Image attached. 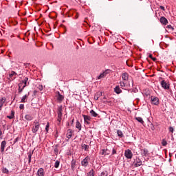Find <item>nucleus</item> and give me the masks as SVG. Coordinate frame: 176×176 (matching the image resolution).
<instances>
[{
    "label": "nucleus",
    "mask_w": 176,
    "mask_h": 176,
    "mask_svg": "<svg viewBox=\"0 0 176 176\" xmlns=\"http://www.w3.org/2000/svg\"><path fill=\"white\" fill-rule=\"evenodd\" d=\"M89 160H90V158L89 157V156H87L85 159H83L81 161V166H82V167H87V166H89Z\"/></svg>",
    "instance_id": "nucleus-1"
},
{
    "label": "nucleus",
    "mask_w": 176,
    "mask_h": 176,
    "mask_svg": "<svg viewBox=\"0 0 176 176\" xmlns=\"http://www.w3.org/2000/svg\"><path fill=\"white\" fill-rule=\"evenodd\" d=\"M124 156L126 159H133V152H131V150H126L124 152Z\"/></svg>",
    "instance_id": "nucleus-2"
},
{
    "label": "nucleus",
    "mask_w": 176,
    "mask_h": 176,
    "mask_svg": "<svg viewBox=\"0 0 176 176\" xmlns=\"http://www.w3.org/2000/svg\"><path fill=\"white\" fill-rule=\"evenodd\" d=\"M133 166L135 167H140V166H142V161L140 158H136L133 162Z\"/></svg>",
    "instance_id": "nucleus-3"
},
{
    "label": "nucleus",
    "mask_w": 176,
    "mask_h": 176,
    "mask_svg": "<svg viewBox=\"0 0 176 176\" xmlns=\"http://www.w3.org/2000/svg\"><path fill=\"white\" fill-rule=\"evenodd\" d=\"M82 118H84V122L85 124H89L90 120H91V117L87 116V115H82Z\"/></svg>",
    "instance_id": "nucleus-4"
},
{
    "label": "nucleus",
    "mask_w": 176,
    "mask_h": 176,
    "mask_svg": "<svg viewBox=\"0 0 176 176\" xmlns=\"http://www.w3.org/2000/svg\"><path fill=\"white\" fill-rule=\"evenodd\" d=\"M161 86L162 89H164V90H168V89H170V85L167 84L164 80L161 82Z\"/></svg>",
    "instance_id": "nucleus-5"
},
{
    "label": "nucleus",
    "mask_w": 176,
    "mask_h": 176,
    "mask_svg": "<svg viewBox=\"0 0 176 176\" xmlns=\"http://www.w3.org/2000/svg\"><path fill=\"white\" fill-rule=\"evenodd\" d=\"M56 94L57 101H58V102H62L63 100H64V96L60 94V92L58 91L56 92Z\"/></svg>",
    "instance_id": "nucleus-6"
},
{
    "label": "nucleus",
    "mask_w": 176,
    "mask_h": 176,
    "mask_svg": "<svg viewBox=\"0 0 176 176\" xmlns=\"http://www.w3.org/2000/svg\"><path fill=\"white\" fill-rule=\"evenodd\" d=\"M151 104H153V105H159V98L151 97Z\"/></svg>",
    "instance_id": "nucleus-7"
},
{
    "label": "nucleus",
    "mask_w": 176,
    "mask_h": 176,
    "mask_svg": "<svg viewBox=\"0 0 176 176\" xmlns=\"http://www.w3.org/2000/svg\"><path fill=\"white\" fill-rule=\"evenodd\" d=\"M39 127H41V125L39 124V123L36 122L34 124V126H33L32 129V133H36L38 131V130H39Z\"/></svg>",
    "instance_id": "nucleus-8"
},
{
    "label": "nucleus",
    "mask_w": 176,
    "mask_h": 176,
    "mask_svg": "<svg viewBox=\"0 0 176 176\" xmlns=\"http://www.w3.org/2000/svg\"><path fill=\"white\" fill-rule=\"evenodd\" d=\"M72 134H74V131H72V129H68L66 133V137L67 138V141H69V140L72 137Z\"/></svg>",
    "instance_id": "nucleus-9"
},
{
    "label": "nucleus",
    "mask_w": 176,
    "mask_h": 176,
    "mask_svg": "<svg viewBox=\"0 0 176 176\" xmlns=\"http://www.w3.org/2000/svg\"><path fill=\"white\" fill-rule=\"evenodd\" d=\"M148 152L149 151H148V149L143 148V149H141L140 153H141L142 156H145V157H146V156H148Z\"/></svg>",
    "instance_id": "nucleus-10"
},
{
    "label": "nucleus",
    "mask_w": 176,
    "mask_h": 176,
    "mask_svg": "<svg viewBox=\"0 0 176 176\" xmlns=\"http://www.w3.org/2000/svg\"><path fill=\"white\" fill-rule=\"evenodd\" d=\"M160 23H162L164 25H167L168 21L167 20V19H166V17L162 16L160 18Z\"/></svg>",
    "instance_id": "nucleus-11"
},
{
    "label": "nucleus",
    "mask_w": 176,
    "mask_h": 176,
    "mask_svg": "<svg viewBox=\"0 0 176 176\" xmlns=\"http://www.w3.org/2000/svg\"><path fill=\"white\" fill-rule=\"evenodd\" d=\"M17 76V73H16L14 71H12L11 74H9L10 80H14V79H16V77H14V76Z\"/></svg>",
    "instance_id": "nucleus-12"
},
{
    "label": "nucleus",
    "mask_w": 176,
    "mask_h": 176,
    "mask_svg": "<svg viewBox=\"0 0 176 176\" xmlns=\"http://www.w3.org/2000/svg\"><path fill=\"white\" fill-rule=\"evenodd\" d=\"M122 80H124V82H127V80H129V74L126 72L122 73Z\"/></svg>",
    "instance_id": "nucleus-13"
},
{
    "label": "nucleus",
    "mask_w": 176,
    "mask_h": 176,
    "mask_svg": "<svg viewBox=\"0 0 176 176\" xmlns=\"http://www.w3.org/2000/svg\"><path fill=\"white\" fill-rule=\"evenodd\" d=\"M6 102V98H0V111L2 109V107H3V104Z\"/></svg>",
    "instance_id": "nucleus-14"
},
{
    "label": "nucleus",
    "mask_w": 176,
    "mask_h": 176,
    "mask_svg": "<svg viewBox=\"0 0 176 176\" xmlns=\"http://www.w3.org/2000/svg\"><path fill=\"white\" fill-rule=\"evenodd\" d=\"M58 118H63V107L58 108Z\"/></svg>",
    "instance_id": "nucleus-15"
},
{
    "label": "nucleus",
    "mask_w": 176,
    "mask_h": 176,
    "mask_svg": "<svg viewBox=\"0 0 176 176\" xmlns=\"http://www.w3.org/2000/svg\"><path fill=\"white\" fill-rule=\"evenodd\" d=\"M6 146V141L3 140L1 143V152H4L5 151Z\"/></svg>",
    "instance_id": "nucleus-16"
},
{
    "label": "nucleus",
    "mask_w": 176,
    "mask_h": 176,
    "mask_svg": "<svg viewBox=\"0 0 176 176\" xmlns=\"http://www.w3.org/2000/svg\"><path fill=\"white\" fill-rule=\"evenodd\" d=\"M38 176H45V172L43 168H40L37 171Z\"/></svg>",
    "instance_id": "nucleus-17"
},
{
    "label": "nucleus",
    "mask_w": 176,
    "mask_h": 176,
    "mask_svg": "<svg viewBox=\"0 0 176 176\" xmlns=\"http://www.w3.org/2000/svg\"><path fill=\"white\" fill-rule=\"evenodd\" d=\"M76 166V161L75 160H73L71 162L72 170H75Z\"/></svg>",
    "instance_id": "nucleus-18"
},
{
    "label": "nucleus",
    "mask_w": 176,
    "mask_h": 176,
    "mask_svg": "<svg viewBox=\"0 0 176 176\" xmlns=\"http://www.w3.org/2000/svg\"><path fill=\"white\" fill-rule=\"evenodd\" d=\"M25 119L26 120L31 121V120H32V119H34V117H32V116L31 114H27L25 116Z\"/></svg>",
    "instance_id": "nucleus-19"
},
{
    "label": "nucleus",
    "mask_w": 176,
    "mask_h": 176,
    "mask_svg": "<svg viewBox=\"0 0 176 176\" xmlns=\"http://www.w3.org/2000/svg\"><path fill=\"white\" fill-rule=\"evenodd\" d=\"M76 129H78L79 130V131H80V130H82V124H80V122H79V121H77L76 122Z\"/></svg>",
    "instance_id": "nucleus-20"
},
{
    "label": "nucleus",
    "mask_w": 176,
    "mask_h": 176,
    "mask_svg": "<svg viewBox=\"0 0 176 176\" xmlns=\"http://www.w3.org/2000/svg\"><path fill=\"white\" fill-rule=\"evenodd\" d=\"M114 91L115 93H116V94H120V93H122V89H120V87H116L114 89Z\"/></svg>",
    "instance_id": "nucleus-21"
},
{
    "label": "nucleus",
    "mask_w": 176,
    "mask_h": 176,
    "mask_svg": "<svg viewBox=\"0 0 176 176\" xmlns=\"http://www.w3.org/2000/svg\"><path fill=\"white\" fill-rule=\"evenodd\" d=\"M89 113H91V115L94 117V118H97V116H98V114L94 111V110H91Z\"/></svg>",
    "instance_id": "nucleus-22"
},
{
    "label": "nucleus",
    "mask_w": 176,
    "mask_h": 176,
    "mask_svg": "<svg viewBox=\"0 0 176 176\" xmlns=\"http://www.w3.org/2000/svg\"><path fill=\"white\" fill-rule=\"evenodd\" d=\"M7 118L8 119H14V111L12 110L11 111V115L10 116H7Z\"/></svg>",
    "instance_id": "nucleus-23"
},
{
    "label": "nucleus",
    "mask_w": 176,
    "mask_h": 176,
    "mask_svg": "<svg viewBox=\"0 0 176 176\" xmlns=\"http://www.w3.org/2000/svg\"><path fill=\"white\" fill-rule=\"evenodd\" d=\"M27 82H28V78L25 77L23 80H22V83L24 84V85L23 86V87H26L27 85Z\"/></svg>",
    "instance_id": "nucleus-24"
},
{
    "label": "nucleus",
    "mask_w": 176,
    "mask_h": 176,
    "mask_svg": "<svg viewBox=\"0 0 176 176\" xmlns=\"http://www.w3.org/2000/svg\"><path fill=\"white\" fill-rule=\"evenodd\" d=\"M135 120L139 122V123H141V124H144V120H142V118L141 117H136Z\"/></svg>",
    "instance_id": "nucleus-25"
},
{
    "label": "nucleus",
    "mask_w": 176,
    "mask_h": 176,
    "mask_svg": "<svg viewBox=\"0 0 176 176\" xmlns=\"http://www.w3.org/2000/svg\"><path fill=\"white\" fill-rule=\"evenodd\" d=\"M117 134H118V137H120V138H123L124 135H123V132H122V131L118 130Z\"/></svg>",
    "instance_id": "nucleus-26"
},
{
    "label": "nucleus",
    "mask_w": 176,
    "mask_h": 176,
    "mask_svg": "<svg viewBox=\"0 0 176 176\" xmlns=\"http://www.w3.org/2000/svg\"><path fill=\"white\" fill-rule=\"evenodd\" d=\"M81 146L85 151H89V145H86V144H82Z\"/></svg>",
    "instance_id": "nucleus-27"
},
{
    "label": "nucleus",
    "mask_w": 176,
    "mask_h": 176,
    "mask_svg": "<svg viewBox=\"0 0 176 176\" xmlns=\"http://www.w3.org/2000/svg\"><path fill=\"white\" fill-rule=\"evenodd\" d=\"M107 149H103L102 150V151L100 152V155H103V156H107V155H109V153L107 152Z\"/></svg>",
    "instance_id": "nucleus-28"
},
{
    "label": "nucleus",
    "mask_w": 176,
    "mask_h": 176,
    "mask_svg": "<svg viewBox=\"0 0 176 176\" xmlns=\"http://www.w3.org/2000/svg\"><path fill=\"white\" fill-rule=\"evenodd\" d=\"M87 176H94V169H91L87 174Z\"/></svg>",
    "instance_id": "nucleus-29"
},
{
    "label": "nucleus",
    "mask_w": 176,
    "mask_h": 176,
    "mask_svg": "<svg viewBox=\"0 0 176 176\" xmlns=\"http://www.w3.org/2000/svg\"><path fill=\"white\" fill-rule=\"evenodd\" d=\"M107 75V72H104L102 74H100L98 77V79H101L102 78H104V76H105Z\"/></svg>",
    "instance_id": "nucleus-30"
},
{
    "label": "nucleus",
    "mask_w": 176,
    "mask_h": 176,
    "mask_svg": "<svg viewBox=\"0 0 176 176\" xmlns=\"http://www.w3.org/2000/svg\"><path fill=\"white\" fill-rule=\"evenodd\" d=\"M21 85H23L22 83L21 84H19V93H22L23 92V90H24V87H23L21 88Z\"/></svg>",
    "instance_id": "nucleus-31"
},
{
    "label": "nucleus",
    "mask_w": 176,
    "mask_h": 176,
    "mask_svg": "<svg viewBox=\"0 0 176 176\" xmlns=\"http://www.w3.org/2000/svg\"><path fill=\"white\" fill-rule=\"evenodd\" d=\"M28 98V96L25 95L22 97L21 102H25V100H27V98Z\"/></svg>",
    "instance_id": "nucleus-32"
},
{
    "label": "nucleus",
    "mask_w": 176,
    "mask_h": 176,
    "mask_svg": "<svg viewBox=\"0 0 176 176\" xmlns=\"http://www.w3.org/2000/svg\"><path fill=\"white\" fill-rule=\"evenodd\" d=\"M28 163H31V157H32V153H31V152H29L28 153Z\"/></svg>",
    "instance_id": "nucleus-33"
},
{
    "label": "nucleus",
    "mask_w": 176,
    "mask_h": 176,
    "mask_svg": "<svg viewBox=\"0 0 176 176\" xmlns=\"http://www.w3.org/2000/svg\"><path fill=\"white\" fill-rule=\"evenodd\" d=\"M60 166V162L58 160H56L54 164L55 168H58Z\"/></svg>",
    "instance_id": "nucleus-34"
},
{
    "label": "nucleus",
    "mask_w": 176,
    "mask_h": 176,
    "mask_svg": "<svg viewBox=\"0 0 176 176\" xmlns=\"http://www.w3.org/2000/svg\"><path fill=\"white\" fill-rule=\"evenodd\" d=\"M166 28H167L168 30H170V31H173V30H174V28H173V27L171 26V25H168L166 26Z\"/></svg>",
    "instance_id": "nucleus-35"
},
{
    "label": "nucleus",
    "mask_w": 176,
    "mask_h": 176,
    "mask_svg": "<svg viewBox=\"0 0 176 176\" xmlns=\"http://www.w3.org/2000/svg\"><path fill=\"white\" fill-rule=\"evenodd\" d=\"M3 173L4 174H9V170H8V168H4L3 169Z\"/></svg>",
    "instance_id": "nucleus-36"
},
{
    "label": "nucleus",
    "mask_w": 176,
    "mask_h": 176,
    "mask_svg": "<svg viewBox=\"0 0 176 176\" xmlns=\"http://www.w3.org/2000/svg\"><path fill=\"white\" fill-rule=\"evenodd\" d=\"M148 57L150 58H151V60H153V61H156V58H155V57H153V56H152V54H149L148 55Z\"/></svg>",
    "instance_id": "nucleus-37"
},
{
    "label": "nucleus",
    "mask_w": 176,
    "mask_h": 176,
    "mask_svg": "<svg viewBox=\"0 0 176 176\" xmlns=\"http://www.w3.org/2000/svg\"><path fill=\"white\" fill-rule=\"evenodd\" d=\"M121 87H126V83L124 82H120Z\"/></svg>",
    "instance_id": "nucleus-38"
},
{
    "label": "nucleus",
    "mask_w": 176,
    "mask_h": 176,
    "mask_svg": "<svg viewBox=\"0 0 176 176\" xmlns=\"http://www.w3.org/2000/svg\"><path fill=\"white\" fill-rule=\"evenodd\" d=\"M162 144L163 146H166V145H167V141H166L165 140H163L162 142Z\"/></svg>",
    "instance_id": "nucleus-39"
},
{
    "label": "nucleus",
    "mask_w": 176,
    "mask_h": 176,
    "mask_svg": "<svg viewBox=\"0 0 176 176\" xmlns=\"http://www.w3.org/2000/svg\"><path fill=\"white\" fill-rule=\"evenodd\" d=\"M54 152L55 155H58V148H57V147H56L54 149Z\"/></svg>",
    "instance_id": "nucleus-40"
},
{
    "label": "nucleus",
    "mask_w": 176,
    "mask_h": 176,
    "mask_svg": "<svg viewBox=\"0 0 176 176\" xmlns=\"http://www.w3.org/2000/svg\"><path fill=\"white\" fill-rule=\"evenodd\" d=\"M45 131L47 133H49V123H47V125L45 126Z\"/></svg>",
    "instance_id": "nucleus-41"
},
{
    "label": "nucleus",
    "mask_w": 176,
    "mask_h": 176,
    "mask_svg": "<svg viewBox=\"0 0 176 176\" xmlns=\"http://www.w3.org/2000/svg\"><path fill=\"white\" fill-rule=\"evenodd\" d=\"M99 176H108V174L105 172H102Z\"/></svg>",
    "instance_id": "nucleus-42"
},
{
    "label": "nucleus",
    "mask_w": 176,
    "mask_h": 176,
    "mask_svg": "<svg viewBox=\"0 0 176 176\" xmlns=\"http://www.w3.org/2000/svg\"><path fill=\"white\" fill-rule=\"evenodd\" d=\"M169 131L172 133H174V128L173 126H170L169 127Z\"/></svg>",
    "instance_id": "nucleus-43"
},
{
    "label": "nucleus",
    "mask_w": 176,
    "mask_h": 176,
    "mask_svg": "<svg viewBox=\"0 0 176 176\" xmlns=\"http://www.w3.org/2000/svg\"><path fill=\"white\" fill-rule=\"evenodd\" d=\"M19 109H24V104H21L19 105Z\"/></svg>",
    "instance_id": "nucleus-44"
},
{
    "label": "nucleus",
    "mask_w": 176,
    "mask_h": 176,
    "mask_svg": "<svg viewBox=\"0 0 176 176\" xmlns=\"http://www.w3.org/2000/svg\"><path fill=\"white\" fill-rule=\"evenodd\" d=\"M57 120L59 123H61V120H63V118H57Z\"/></svg>",
    "instance_id": "nucleus-45"
},
{
    "label": "nucleus",
    "mask_w": 176,
    "mask_h": 176,
    "mask_svg": "<svg viewBox=\"0 0 176 176\" xmlns=\"http://www.w3.org/2000/svg\"><path fill=\"white\" fill-rule=\"evenodd\" d=\"M112 155H116V150H115V148L112 150Z\"/></svg>",
    "instance_id": "nucleus-46"
},
{
    "label": "nucleus",
    "mask_w": 176,
    "mask_h": 176,
    "mask_svg": "<svg viewBox=\"0 0 176 176\" xmlns=\"http://www.w3.org/2000/svg\"><path fill=\"white\" fill-rule=\"evenodd\" d=\"M160 8L162 10H166L165 8H164V6H160Z\"/></svg>",
    "instance_id": "nucleus-47"
},
{
    "label": "nucleus",
    "mask_w": 176,
    "mask_h": 176,
    "mask_svg": "<svg viewBox=\"0 0 176 176\" xmlns=\"http://www.w3.org/2000/svg\"><path fill=\"white\" fill-rule=\"evenodd\" d=\"M39 90H43V86L40 85L39 86Z\"/></svg>",
    "instance_id": "nucleus-48"
},
{
    "label": "nucleus",
    "mask_w": 176,
    "mask_h": 176,
    "mask_svg": "<svg viewBox=\"0 0 176 176\" xmlns=\"http://www.w3.org/2000/svg\"><path fill=\"white\" fill-rule=\"evenodd\" d=\"M3 133H2V129H0V138H1V135H2Z\"/></svg>",
    "instance_id": "nucleus-49"
},
{
    "label": "nucleus",
    "mask_w": 176,
    "mask_h": 176,
    "mask_svg": "<svg viewBox=\"0 0 176 176\" xmlns=\"http://www.w3.org/2000/svg\"><path fill=\"white\" fill-rule=\"evenodd\" d=\"M98 98H100V96H96V97H95V100H96V101H97V100H98Z\"/></svg>",
    "instance_id": "nucleus-50"
},
{
    "label": "nucleus",
    "mask_w": 176,
    "mask_h": 176,
    "mask_svg": "<svg viewBox=\"0 0 176 176\" xmlns=\"http://www.w3.org/2000/svg\"><path fill=\"white\" fill-rule=\"evenodd\" d=\"M18 140H19V138H16L14 140V143L17 142Z\"/></svg>",
    "instance_id": "nucleus-51"
},
{
    "label": "nucleus",
    "mask_w": 176,
    "mask_h": 176,
    "mask_svg": "<svg viewBox=\"0 0 176 176\" xmlns=\"http://www.w3.org/2000/svg\"><path fill=\"white\" fill-rule=\"evenodd\" d=\"M151 130H153V131L155 130V126H151Z\"/></svg>",
    "instance_id": "nucleus-52"
},
{
    "label": "nucleus",
    "mask_w": 176,
    "mask_h": 176,
    "mask_svg": "<svg viewBox=\"0 0 176 176\" xmlns=\"http://www.w3.org/2000/svg\"><path fill=\"white\" fill-rule=\"evenodd\" d=\"M72 123H74V119L72 120Z\"/></svg>",
    "instance_id": "nucleus-53"
},
{
    "label": "nucleus",
    "mask_w": 176,
    "mask_h": 176,
    "mask_svg": "<svg viewBox=\"0 0 176 176\" xmlns=\"http://www.w3.org/2000/svg\"><path fill=\"white\" fill-rule=\"evenodd\" d=\"M133 83L132 82V86H133Z\"/></svg>",
    "instance_id": "nucleus-54"
}]
</instances>
